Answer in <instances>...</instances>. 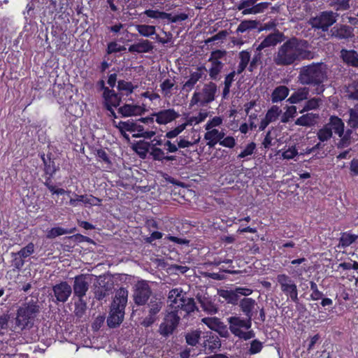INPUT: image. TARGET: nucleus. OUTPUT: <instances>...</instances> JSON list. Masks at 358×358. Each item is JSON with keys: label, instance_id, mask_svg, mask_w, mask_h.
Returning a JSON list of instances; mask_svg holds the SVG:
<instances>
[{"label": "nucleus", "instance_id": "obj_6", "mask_svg": "<svg viewBox=\"0 0 358 358\" xmlns=\"http://www.w3.org/2000/svg\"><path fill=\"white\" fill-rule=\"evenodd\" d=\"M168 299L170 302V308L177 311H185L188 314L196 308L194 300L187 297L180 288L171 289L169 293Z\"/></svg>", "mask_w": 358, "mask_h": 358}, {"label": "nucleus", "instance_id": "obj_18", "mask_svg": "<svg viewBox=\"0 0 358 358\" xmlns=\"http://www.w3.org/2000/svg\"><path fill=\"white\" fill-rule=\"evenodd\" d=\"M240 310L245 316V318L250 319L252 322L257 315L259 307L257 302L249 297H244L239 301L238 304Z\"/></svg>", "mask_w": 358, "mask_h": 358}, {"label": "nucleus", "instance_id": "obj_45", "mask_svg": "<svg viewBox=\"0 0 358 358\" xmlns=\"http://www.w3.org/2000/svg\"><path fill=\"white\" fill-rule=\"evenodd\" d=\"M42 160L44 163V171L45 174L49 175L50 177H52V176L55 173V172L57 170L55 162L52 161L50 158H48L47 159L45 157L44 155L42 156Z\"/></svg>", "mask_w": 358, "mask_h": 358}, {"label": "nucleus", "instance_id": "obj_58", "mask_svg": "<svg viewBox=\"0 0 358 358\" xmlns=\"http://www.w3.org/2000/svg\"><path fill=\"white\" fill-rule=\"evenodd\" d=\"M227 55V52L225 50H217L211 52L210 56L208 59V62H222L220 61L222 58H223Z\"/></svg>", "mask_w": 358, "mask_h": 358}, {"label": "nucleus", "instance_id": "obj_9", "mask_svg": "<svg viewBox=\"0 0 358 358\" xmlns=\"http://www.w3.org/2000/svg\"><path fill=\"white\" fill-rule=\"evenodd\" d=\"M132 299L138 306H145L151 299L152 291L146 280H139L134 286L132 290Z\"/></svg>", "mask_w": 358, "mask_h": 358}, {"label": "nucleus", "instance_id": "obj_64", "mask_svg": "<svg viewBox=\"0 0 358 358\" xmlns=\"http://www.w3.org/2000/svg\"><path fill=\"white\" fill-rule=\"evenodd\" d=\"M298 155L297 150L294 146L289 147L282 154L283 159H291Z\"/></svg>", "mask_w": 358, "mask_h": 358}, {"label": "nucleus", "instance_id": "obj_52", "mask_svg": "<svg viewBox=\"0 0 358 358\" xmlns=\"http://www.w3.org/2000/svg\"><path fill=\"white\" fill-rule=\"evenodd\" d=\"M115 127L119 129L121 134H122L124 131H134V127H135V122H134L131 120H127L126 122L120 121L118 122L117 124H115Z\"/></svg>", "mask_w": 358, "mask_h": 358}, {"label": "nucleus", "instance_id": "obj_22", "mask_svg": "<svg viewBox=\"0 0 358 358\" xmlns=\"http://www.w3.org/2000/svg\"><path fill=\"white\" fill-rule=\"evenodd\" d=\"M122 93H116L113 90L108 87H103V97L104 99V106L106 107L117 108L121 101Z\"/></svg>", "mask_w": 358, "mask_h": 358}, {"label": "nucleus", "instance_id": "obj_47", "mask_svg": "<svg viewBox=\"0 0 358 358\" xmlns=\"http://www.w3.org/2000/svg\"><path fill=\"white\" fill-rule=\"evenodd\" d=\"M322 103V99L320 98L313 97L309 100H308L301 113L304 111H308L311 110H315L319 108L320 104Z\"/></svg>", "mask_w": 358, "mask_h": 358}, {"label": "nucleus", "instance_id": "obj_31", "mask_svg": "<svg viewBox=\"0 0 358 358\" xmlns=\"http://www.w3.org/2000/svg\"><path fill=\"white\" fill-rule=\"evenodd\" d=\"M203 346L208 353H212L220 348L221 342L217 336L210 335L207 336L206 339L203 341Z\"/></svg>", "mask_w": 358, "mask_h": 358}, {"label": "nucleus", "instance_id": "obj_14", "mask_svg": "<svg viewBox=\"0 0 358 358\" xmlns=\"http://www.w3.org/2000/svg\"><path fill=\"white\" fill-rule=\"evenodd\" d=\"M149 143L151 148L150 157L154 161H158L164 163L165 162H173L176 160V156L166 155L165 151L158 147L164 145V142H163L162 139L154 138Z\"/></svg>", "mask_w": 358, "mask_h": 358}, {"label": "nucleus", "instance_id": "obj_30", "mask_svg": "<svg viewBox=\"0 0 358 358\" xmlns=\"http://www.w3.org/2000/svg\"><path fill=\"white\" fill-rule=\"evenodd\" d=\"M318 118V114L308 113L297 118L295 121V124L303 127H312L317 123Z\"/></svg>", "mask_w": 358, "mask_h": 358}, {"label": "nucleus", "instance_id": "obj_36", "mask_svg": "<svg viewBox=\"0 0 358 358\" xmlns=\"http://www.w3.org/2000/svg\"><path fill=\"white\" fill-rule=\"evenodd\" d=\"M210 66L207 71L211 80H217L220 79V74L224 66L222 62H209Z\"/></svg>", "mask_w": 358, "mask_h": 358}, {"label": "nucleus", "instance_id": "obj_32", "mask_svg": "<svg viewBox=\"0 0 358 358\" xmlns=\"http://www.w3.org/2000/svg\"><path fill=\"white\" fill-rule=\"evenodd\" d=\"M310 90L307 87L299 88L289 97L287 101L290 103H299L306 100L309 96Z\"/></svg>", "mask_w": 358, "mask_h": 358}, {"label": "nucleus", "instance_id": "obj_53", "mask_svg": "<svg viewBox=\"0 0 358 358\" xmlns=\"http://www.w3.org/2000/svg\"><path fill=\"white\" fill-rule=\"evenodd\" d=\"M350 120L349 124L351 127L356 128L358 127V103H357L354 108L350 109Z\"/></svg>", "mask_w": 358, "mask_h": 358}, {"label": "nucleus", "instance_id": "obj_26", "mask_svg": "<svg viewBox=\"0 0 358 358\" xmlns=\"http://www.w3.org/2000/svg\"><path fill=\"white\" fill-rule=\"evenodd\" d=\"M111 289V285L104 280H98L97 283L94 285V298L99 301L103 300L109 296Z\"/></svg>", "mask_w": 358, "mask_h": 358}, {"label": "nucleus", "instance_id": "obj_43", "mask_svg": "<svg viewBox=\"0 0 358 358\" xmlns=\"http://www.w3.org/2000/svg\"><path fill=\"white\" fill-rule=\"evenodd\" d=\"M357 238V235L345 232L341 234V236L339 239V244L343 248H346L350 245L352 243H354Z\"/></svg>", "mask_w": 358, "mask_h": 358}, {"label": "nucleus", "instance_id": "obj_51", "mask_svg": "<svg viewBox=\"0 0 358 358\" xmlns=\"http://www.w3.org/2000/svg\"><path fill=\"white\" fill-rule=\"evenodd\" d=\"M71 233H72V230H68L59 227H53L48 231L47 237L48 238H54L57 236Z\"/></svg>", "mask_w": 358, "mask_h": 358}, {"label": "nucleus", "instance_id": "obj_1", "mask_svg": "<svg viewBox=\"0 0 358 358\" xmlns=\"http://www.w3.org/2000/svg\"><path fill=\"white\" fill-rule=\"evenodd\" d=\"M308 41L295 36L283 41L273 56V62L278 66H289L302 60H310L315 54L309 50Z\"/></svg>", "mask_w": 358, "mask_h": 358}, {"label": "nucleus", "instance_id": "obj_41", "mask_svg": "<svg viewBox=\"0 0 358 358\" xmlns=\"http://www.w3.org/2000/svg\"><path fill=\"white\" fill-rule=\"evenodd\" d=\"M136 29L139 34L144 37H150L156 34V28L152 25L137 24Z\"/></svg>", "mask_w": 358, "mask_h": 358}, {"label": "nucleus", "instance_id": "obj_34", "mask_svg": "<svg viewBox=\"0 0 358 358\" xmlns=\"http://www.w3.org/2000/svg\"><path fill=\"white\" fill-rule=\"evenodd\" d=\"M345 96L349 100L358 101V81L355 80L345 86Z\"/></svg>", "mask_w": 358, "mask_h": 358}, {"label": "nucleus", "instance_id": "obj_28", "mask_svg": "<svg viewBox=\"0 0 358 358\" xmlns=\"http://www.w3.org/2000/svg\"><path fill=\"white\" fill-rule=\"evenodd\" d=\"M196 299L203 311L210 315L217 313L218 308L210 298L204 295L198 294Z\"/></svg>", "mask_w": 358, "mask_h": 358}, {"label": "nucleus", "instance_id": "obj_55", "mask_svg": "<svg viewBox=\"0 0 358 358\" xmlns=\"http://www.w3.org/2000/svg\"><path fill=\"white\" fill-rule=\"evenodd\" d=\"M281 110L277 106H273L266 113V117L268 120V122H275L280 114L281 113Z\"/></svg>", "mask_w": 358, "mask_h": 358}, {"label": "nucleus", "instance_id": "obj_11", "mask_svg": "<svg viewBox=\"0 0 358 358\" xmlns=\"http://www.w3.org/2000/svg\"><path fill=\"white\" fill-rule=\"evenodd\" d=\"M92 282V275L80 274L73 278L72 293L76 298H84L90 289Z\"/></svg>", "mask_w": 358, "mask_h": 358}, {"label": "nucleus", "instance_id": "obj_15", "mask_svg": "<svg viewBox=\"0 0 358 358\" xmlns=\"http://www.w3.org/2000/svg\"><path fill=\"white\" fill-rule=\"evenodd\" d=\"M179 311L175 309L171 310L166 315L164 322L161 324L159 329L160 334L164 336L171 334L174 329L177 327L180 319L178 315Z\"/></svg>", "mask_w": 358, "mask_h": 358}, {"label": "nucleus", "instance_id": "obj_5", "mask_svg": "<svg viewBox=\"0 0 358 358\" xmlns=\"http://www.w3.org/2000/svg\"><path fill=\"white\" fill-rule=\"evenodd\" d=\"M344 122L336 116L330 117L329 122L317 131L316 136L322 149L333 137V133L341 135L343 133Z\"/></svg>", "mask_w": 358, "mask_h": 358}, {"label": "nucleus", "instance_id": "obj_21", "mask_svg": "<svg viewBox=\"0 0 358 358\" xmlns=\"http://www.w3.org/2000/svg\"><path fill=\"white\" fill-rule=\"evenodd\" d=\"M206 71H207V69L204 65L197 66L196 71L191 72L188 80L183 84L182 87V90L187 92L191 91L200 79L206 77L205 74Z\"/></svg>", "mask_w": 358, "mask_h": 358}, {"label": "nucleus", "instance_id": "obj_12", "mask_svg": "<svg viewBox=\"0 0 358 358\" xmlns=\"http://www.w3.org/2000/svg\"><path fill=\"white\" fill-rule=\"evenodd\" d=\"M52 301L55 303H66L72 294V287L66 281H61L52 286Z\"/></svg>", "mask_w": 358, "mask_h": 358}, {"label": "nucleus", "instance_id": "obj_25", "mask_svg": "<svg viewBox=\"0 0 358 358\" xmlns=\"http://www.w3.org/2000/svg\"><path fill=\"white\" fill-rule=\"evenodd\" d=\"M340 58L348 66L358 68V52L350 49L343 48L340 51Z\"/></svg>", "mask_w": 358, "mask_h": 358}, {"label": "nucleus", "instance_id": "obj_3", "mask_svg": "<svg viewBox=\"0 0 358 358\" xmlns=\"http://www.w3.org/2000/svg\"><path fill=\"white\" fill-rule=\"evenodd\" d=\"M127 300L128 290L126 288L121 287L116 291L107 319V323L110 327L115 328L122 322Z\"/></svg>", "mask_w": 358, "mask_h": 358}, {"label": "nucleus", "instance_id": "obj_7", "mask_svg": "<svg viewBox=\"0 0 358 358\" xmlns=\"http://www.w3.org/2000/svg\"><path fill=\"white\" fill-rule=\"evenodd\" d=\"M218 89L217 85L210 81L204 84L201 92H195L190 100V106L199 104L205 106L213 101L215 99Z\"/></svg>", "mask_w": 358, "mask_h": 358}, {"label": "nucleus", "instance_id": "obj_46", "mask_svg": "<svg viewBox=\"0 0 358 358\" xmlns=\"http://www.w3.org/2000/svg\"><path fill=\"white\" fill-rule=\"evenodd\" d=\"M174 86L175 82L170 79H166L160 84L162 94L165 97H170L172 95L171 90Z\"/></svg>", "mask_w": 358, "mask_h": 358}, {"label": "nucleus", "instance_id": "obj_44", "mask_svg": "<svg viewBox=\"0 0 358 358\" xmlns=\"http://www.w3.org/2000/svg\"><path fill=\"white\" fill-rule=\"evenodd\" d=\"M201 331L199 330L192 331L185 335V340L188 345L196 346L201 338Z\"/></svg>", "mask_w": 358, "mask_h": 358}, {"label": "nucleus", "instance_id": "obj_56", "mask_svg": "<svg viewBox=\"0 0 358 358\" xmlns=\"http://www.w3.org/2000/svg\"><path fill=\"white\" fill-rule=\"evenodd\" d=\"M208 116V113L207 112H199V114L196 115V116H192V117H190L188 120H187V122L186 123L187 125L189 124V125H192V124H199L201 122H202L203 121L205 120V119Z\"/></svg>", "mask_w": 358, "mask_h": 358}, {"label": "nucleus", "instance_id": "obj_17", "mask_svg": "<svg viewBox=\"0 0 358 358\" xmlns=\"http://www.w3.org/2000/svg\"><path fill=\"white\" fill-rule=\"evenodd\" d=\"M329 35L337 40L349 41L355 37L354 28L345 24H337L331 28Z\"/></svg>", "mask_w": 358, "mask_h": 358}, {"label": "nucleus", "instance_id": "obj_29", "mask_svg": "<svg viewBox=\"0 0 358 358\" xmlns=\"http://www.w3.org/2000/svg\"><path fill=\"white\" fill-rule=\"evenodd\" d=\"M144 110L141 106L133 104H124L117 109L118 113L122 117H130L140 115L143 113Z\"/></svg>", "mask_w": 358, "mask_h": 358}, {"label": "nucleus", "instance_id": "obj_19", "mask_svg": "<svg viewBox=\"0 0 358 358\" xmlns=\"http://www.w3.org/2000/svg\"><path fill=\"white\" fill-rule=\"evenodd\" d=\"M285 39L286 36L282 32L276 31L273 33H271L264 38L257 46L256 50L257 52H261L266 48L275 47L278 44L285 41Z\"/></svg>", "mask_w": 358, "mask_h": 358}, {"label": "nucleus", "instance_id": "obj_10", "mask_svg": "<svg viewBox=\"0 0 358 358\" xmlns=\"http://www.w3.org/2000/svg\"><path fill=\"white\" fill-rule=\"evenodd\" d=\"M146 305V307L144 308H148V314L143 318L142 322H141V324L145 327H148L152 326L157 320L158 313L163 307V301L160 298L153 296Z\"/></svg>", "mask_w": 358, "mask_h": 358}, {"label": "nucleus", "instance_id": "obj_54", "mask_svg": "<svg viewBox=\"0 0 358 358\" xmlns=\"http://www.w3.org/2000/svg\"><path fill=\"white\" fill-rule=\"evenodd\" d=\"M350 0H332L331 5L336 11L347 10L350 8Z\"/></svg>", "mask_w": 358, "mask_h": 358}, {"label": "nucleus", "instance_id": "obj_38", "mask_svg": "<svg viewBox=\"0 0 358 358\" xmlns=\"http://www.w3.org/2000/svg\"><path fill=\"white\" fill-rule=\"evenodd\" d=\"M117 88L118 91L122 92L123 94L128 96L134 92V90L137 88V85H134L131 82L119 80Z\"/></svg>", "mask_w": 358, "mask_h": 358}, {"label": "nucleus", "instance_id": "obj_27", "mask_svg": "<svg viewBox=\"0 0 358 358\" xmlns=\"http://www.w3.org/2000/svg\"><path fill=\"white\" fill-rule=\"evenodd\" d=\"M154 49L152 43L147 39H140L138 42L130 45L128 48L129 52L148 53Z\"/></svg>", "mask_w": 358, "mask_h": 358}, {"label": "nucleus", "instance_id": "obj_8", "mask_svg": "<svg viewBox=\"0 0 358 358\" xmlns=\"http://www.w3.org/2000/svg\"><path fill=\"white\" fill-rule=\"evenodd\" d=\"M338 14L332 10L320 12L315 17H311L309 24L315 29H321L322 31H327L330 27L337 21Z\"/></svg>", "mask_w": 358, "mask_h": 358}, {"label": "nucleus", "instance_id": "obj_50", "mask_svg": "<svg viewBox=\"0 0 358 358\" xmlns=\"http://www.w3.org/2000/svg\"><path fill=\"white\" fill-rule=\"evenodd\" d=\"M144 14L153 19L166 20V17H170V13L159 11L157 10H146Z\"/></svg>", "mask_w": 358, "mask_h": 358}, {"label": "nucleus", "instance_id": "obj_57", "mask_svg": "<svg viewBox=\"0 0 358 358\" xmlns=\"http://www.w3.org/2000/svg\"><path fill=\"white\" fill-rule=\"evenodd\" d=\"M263 348V343L259 340L255 339L250 343L248 350L250 355H255L261 352Z\"/></svg>", "mask_w": 358, "mask_h": 358}, {"label": "nucleus", "instance_id": "obj_2", "mask_svg": "<svg viewBox=\"0 0 358 358\" xmlns=\"http://www.w3.org/2000/svg\"><path fill=\"white\" fill-rule=\"evenodd\" d=\"M329 69L323 62H313L303 66L300 69L298 81L303 85H309L315 87V93L321 94L325 87L324 83L328 80Z\"/></svg>", "mask_w": 358, "mask_h": 358}, {"label": "nucleus", "instance_id": "obj_61", "mask_svg": "<svg viewBox=\"0 0 358 358\" xmlns=\"http://www.w3.org/2000/svg\"><path fill=\"white\" fill-rule=\"evenodd\" d=\"M256 148V144L253 142L249 143L238 155V158H244L253 154Z\"/></svg>", "mask_w": 358, "mask_h": 358}, {"label": "nucleus", "instance_id": "obj_42", "mask_svg": "<svg viewBox=\"0 0 358 358\" xmlns=\"http://www.w3.org/2000/svg\"><path fill=\"white\" fill-rule=\"evenodd\" d=\"M269 5L270 3L268 2H262L256 5L254 4V6L251 7V8H247L243 10L242 13L243 15L260 13L264 12L266 8H268Z\"/></svg>", "mask_w": 358, "mask_h": 358}, {"label": "nucleus", "instance_id": "obj_49", "mask_svg": "<svg viewBox=\"0 0 358 358\" xmlns=\"http://www.w3.org/2000/svg\"><path fill=\"white\" fill-rule=\"evenodd\" d=\"M34 251V245L33 243H29L27 245L22 248L20 251L16 253H13V256H18L20 257L26 258L31 255Z\"/></svg>", "mask_w": 358, "mask_h": 358}, {"label": "nucleus", "instance_id": "obj_63", "mask_svg": "<svg viewBox=\"0 0 358 358\" xmlns=\"http://www.w3.org/2000/svg\"><path fill=\"white\" fill-rule=\"evenodd\" d=\"M289 272L293 277L300 278L304 272H306V267L303 266H289Z\"/></svg>", "mask_w": 358, "mask_h": 358}, {"label": "nucleus", "instance_id": "obj_16", "mask_svg": "<svg viewBox=\"0 0 358 358\" xmlns=\"http://www.w3.org/2000/svg\"><path fill=\"white\" fill-rule=\"evenodd\" d=\"M229 329L235 336H238L243 330H249L252 327L250 319L243 318L239 316H231L227 318Z\"/></svg>", "mask_w": 358, "mask_h": 358}, {"label": "nucleus", "instance_id": "obj_60", "mask_svg": "<svg viewBox=\"0 0 358 358\" xmlns=\"http://www.w3.org/2000/svg\"><path fill=\"white\" fill-rule=\"evenodd\" d=\"M222 124V118L218 116H215L213 119L209 120L205 125L206 130L215 129L214 127H218Z\"/></svg>", "mask_w": 358, "mask_h": 358}, {"label": "nucleus", "instance_id": "obj_37", "mask_svg": "<svg viewBox=\"0 0 358 358\" xmlns=\"http://www.w3.org/2000/svg\"><path fill=\"white\" fill-rule=\"evenodd\" d=\"M218 294L220 296L224 299L227 303L238 305L239 303L238 296L236 292V290H224L222 289L218 292Z\"/></svg>", "mask_w": 358, "mask_h": 358}, {"label": "nucleus", "instance_id": "obj_48", "mask_svg": "<svg viewBox=\"0 0 358 358\" xmlns=\"http://www.w3.org/2000/svg\"><path fill=\"white\" fill-rule=\"evenodd\" d=\"M257 22L255 20H245L240 23L238 25L236 32L243 33L248 30L255 29L257 27Z\"/></svg>", "mask_w": 358, "mask_h": 358}, {"label": "nucleus", "instance_id": "obj_62", "mask_svg": "<svg viewBox=\"0 0 358 358\" xmlns=\"http://www.w3.org/2000/svg\"><path fill=\"white\" fill-rule=\"evenodd\" d=\"M250 53L248 50H243L238 53L239 63L246 66H248V64L250 65Z\"/></svg>", "mask_w": 358, "mask_h": 358}, {"label": "nucleus", "instance_id": "obj_4", "mask_svg": "<svg viewBox=\"0 0 358 358\" xmlns=\"http://www.w3.org/2000/svg\"><path fill=\"white\" fill-rule=\"evenodd\" d=\"M40 307L38 299H31L19 307L17 310L15 326L20 330L29 329L32 327V321L39 313Z\"/></svg>", "mask_w": 358, "mask_h": 358}, {"label": "nucleus", "instance_id": "obj_23", "mask_svg": "<svg viewBox=\"0 0 358 358\" xmlns=\"http://www.w3.org/2000/svg\"><path fill=\"white\" fill-rule=\"evenodd\" d=\"M338 136L340 137V139L336 145L340 149L347 148L358 140V134L350 129L345 131V127H343V133Z\"/></svg>", "mask_w": 358, "mask_h": 358}, {"label": "nucleus", "instance_id": "obj_40", "mask_svg": "<svg viewBox=\"0 0 358 358\" xmlns=\"http://www.w3.org/2000/svg\"><path fill=\"white\" fill-rule=\"evenodd\" d=\"M75 309L74 313L77 317H82L87 310V301L84 299V298H77L74 303Z\"/></svg>", "mask_w": 358, "mask_h": 358}, {"label": "nucleus", "instance_id": "obj_13", "mask_svg": "<svg viewBox=\"0 0 358 358\" xmlns=\"http://www.w3.org/2000/svg\"><path fill=\"white\" fill-rule=\"evenodd\" d=\"M277 281L280 285L282 292L289 296L292 301L297 303L299 301L297 287L292 278L285 274H279L277 276Z\"/></svg>", "mask_w": 358, "mask_h": 358}, {"label": "nucleus", "instance_id": "obj_59", "mask_svg": "<svg viewBox=\"0 0 358 358\" xmlns=\"http://www.w3.org/2000/svg\"><path fill=\"white\" fill-rule=\"evenodd\" d=\"M187 126V124H182L173 130H171L168 132H166L165 137H166L169 139L173 138L176 136H178L183 130L185 129Z\"/></svg>", "mask_w": 358, "mask_h": 358}, {"label": "nucleus", "instance_id": "obj_24", "mask_svg": "<svg viewBox=\"0 0 358 358\" xmlns=\"http://www.w3.org/2000/svg\"><path fill=\"white\" fill-rule=\"evenodd\" d=\"M152 116L156 117V122L159 124H168L179 117V114L173 108L165 109L155 113Z\"/></svg>", "mask_w": 358, "mask_h": 358}, {"label": "nucleus", "instance_id": "obj_20", "mask_svg": "<svg viewBox=\"0 0 358 358\" xmlns=\"http://www.w3.org/2000/svg\"><path fill=\"white\" fill-rule=\"evenodd\" d=\"M201 321L210 329L217 331L221 337L228 338L229 336L227 325L224 324L219 318L204 317Z\"/></svg>", "mask_w": 358, "mask_h": 358}, {"label": "nucleus", "instance_id": "obj_39", "mask_svg": "<svg viewBox=\"0 0 358 358\" xmlns=\"http://www.w3.org/2000/svg\"><path fill=\"white\" fill-rule=\"evenodd\" d=\"M206 131H207L204 134V139L207 141L206 145L209 148H214L217 143V134H219V130L217 129H211Z\"/></svg>", "mask_w": 358, "mask_h": 358}, {"label": "nucleus", "instance_id": "obj_35", "mask_svg": "<svg viewBox=\"0 0 358 358\" xmlns=\"http://www.w3.org/2000/svg\"><path fill=\"white\" fill-rule=\"evenodd\" d=\"M289 89L285 85L277 87L272 92L271 101L273 103H277L284 100L289 94Z\"/></svg>", "mask_w": 358, "mask_h": 358}, {"label": "nucleus", "instance_id": "obj_33", "mask_svg": "<svg viewBox=\"0 0 358 358\" xmlns=\"http://www.w3.org/2000/svg\"><path fill=\"white\" fill-rule=\"evenodd\" d=\"M134 150L141 159H145L148 154L150 155V143L145 141H139L134 145Z\"/></svg>", "mask_w": 358, "mask_h": 358}]
</instances>
